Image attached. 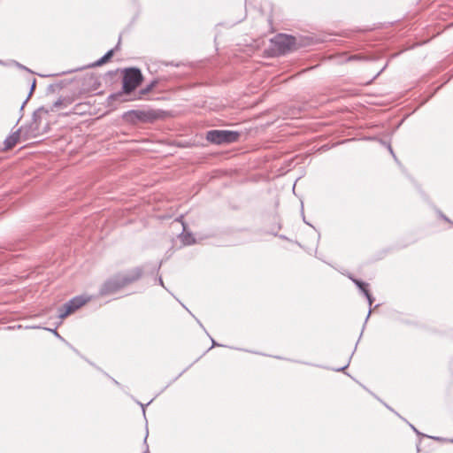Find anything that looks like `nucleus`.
I'll return each mask as SVG.
<instances>
[{
    "mask_svg": "<svg viewBox=\"0 0 453 453\" xmlns=\"http://www.w3.org/2000/svg\"><path fill=\"white\" fill-rule=\"evenodd\" d=\"M362 331H364V330L362 329ZM362 334H363V332H361L359 338H361ZM358 340H360V339H358ZM357 343H359V341H357Z\"/></svg>",
    "mask_w": 453,
    "mask_h": 453,
    "instance_id": "a18cd8bd",
    "label": "nucleus"
},
{
    "mask_svg": "<svg viewBox=\"0 0 453 453\" xmlns=\"http://www.w3.org/2000/svg\"><path fill=\"white\" fill-rule=\"evenodd\" d=\"M349 279L352 280V279H356L355 277H353L351 274H349Z\"/></svg>",
    "mask_w": 453,
    "mask_h": 453,
    "instance_id": "79ce46f5",
    "label": "nucleus"
},
{
    "mask_svg": "<svg viewBox=\"0 0 453 453\" xmlns=\"http://www.w3.org/2000/svg\"><path fill=\"white\" fill-rule=\"evenodd\" d=\"M365 296V298L367 299V302H368V304L369 306L371 307L372 304L374 302V298L373 296H372V294L370 293V291H365V294L364 295Z\"/></svg>",
    "mask_w": 453,
    "mask_h": 453,
    "instance_id": "a211bd4d",
    "label": "nucleus"
},
{
    "mask_svg": "<svg viewBox=\"0 0 453 453\" xmlns=\"http://www.w3.org/2000/svg\"><path fill=\"white\" fill-rule=\"evenodd\" d=\"M88 301V298L84 297L82 296H76L73 297L58 309V318H66L67 316L74 312L76 310L83 306L85 303H87Z\"/></svg>",
    "mask_w": 453,
    "mask_h": 453,
    "instance_id": "423d86ee",
    "label": "nucleus"
},
{
    "mask_svg": "<svg viewBox=\"0 0 453 453\" xmlns=\"http://www.w3.org/2000/svg\"><path fill=\"white\" fill-rule=\"evenodd\" d=\"M371 313H372V309L370 308V309H369V311H368V314H367V316H366V318H365V324H364V326H363V330L365 329V324L367 323V320H368V319L370 318Z\"/></svg>",
    "mask_w": 453,
    "mask_h": 453,
    "instance_id": "7c9ffc66",
    "label": "nucleus"
},
{
    "mask_svg": "<svg viewBox=\"0 0 453 453\" xmlns=\"http://www.w3.org/2000/svg\"><path fill=\"white\" fill-rule=\"evenodd\" d=\"M0 64H1V65H4V63H3V61H2V60H0Z\"/></svg>",
    "mask_w": 453,
    "mask_h": 453,
    "instance_id": "09e8293b",
    "label": "nucleus"
},
{
    "mask_svg": "<svg viewBox=\"0 0 453 453\" xmlns=\"http://www.w3.org/2000/svg\"><path fill=\"white\" fill-rule=\"evenodd\" d=\"M383 404L388 409L390 410L391 411L395 412L398 417H400L402 419L405 420L403 417H401L397 412H395L391 407H389V405H388L387 403H383Z\"/></svg>",
    "mask_w": 453,
    "mask_h": 453,
    "instance_id": "473e14b6",
    "label": "nucleus"
},
{
    "mask_svg": "<svg viewBox=\"0 0 453 453\" xmlns=\"http://www.w3.org/2000/svg\"><path fill=\"white\" fill-rule=\"evenodd\" d=\"M296 362H297V363L303 364V365H315V366L321 367V368H324V369H329V367H327V366H324V365H313V364H311V363L303 362V361H296Z\"/></svg>",
    "mask_w": 453,
    "mask_h": 453,
    "instance_id": "5701e85b",
    "label": "nucleus"
},
{
    "mask_svg": "<svg viewBox=\"0 0 453 453\" xmlns=\"http://www.w3.org/2000/svg\"><path fill=\"white\" fill-rule=\"evenodd\" d=\"M104 373L112 380L113 384L117 385L118 387H120V383L118 380L109 376V374H107L106 372Z\"/></svg>",
    "mask_w": 453,
    "mask_h": 453,
    "instance_id": "cd10ccee",
    "label": "nucleus"
},
{
    "mask_svg": "<svg viewBox=\"0 0 453 453\" xmlns=\"http://www.w3.org/2000/svg\"><path fill=\"white\" fill-rule=\"evenodd\" d=\"M353 354H354V351L352 352V354H351V356H350V357H349V359L348 363H347L345 365H343V366H342V367H339V368H332V370H333V371H334V372H343V371H344L345 369H347V368H348V366L349 365L350 359H351V357H352Z\"/></svg>",
    "mask_w": 453,
    "mask_h": 453,
    "instance_id": "6ab92c4d",
    "label": "nucleus"
},
{
    "mask_svg": "<svg viewBox=\"0 0 453 453\" xmlns=\"http://www.w3.org/2000/svg\"><path fill=\"white\" fill-rule=\"evenodd\" d=\"M387 149L388 150V152H390V154L393 156L394 159L398 162V159L395 156V154L394 153V150L392 149V146L390 144H387Z\"/></svg>",
    "mask_w": 453,
    "mask_h": 453,
    "instance_id": "4be33fe9",
    "label": "nucleus"
},
{
    "mask_svg": "<svg viewBox=\"0 0 453 453\" xmlns=\"http://www.w3.org/2000/svg\"><path fill=\"white\" fill-rule=\"evenodd\" d=\"M449 441L450 442H452V443H453V438H452V439H450V440H449Z\"/></svg>",
    "mask_w": 453,
    "mask_h": 453,
    "instance_id": "de8ad7c7",
    "label": "nucleus"
},
{
    "mask_svg": "<svg viewBox=\"0 0 453 453\" xmlns=\"http://www.w3.org/2000/svg\"><path fill=\"white\" fill-rule=\"evenodd\" d=\"M302 215H303V222H304L306 225H309L310 226H311V227H313V228H314V226H313L311 224H310L309 222H307V221L305 220V217H304V214H303V211H302Z\"/></svg>",
    "mask_w": 453,
    "mask_h": 453,
    "instance_id": "72a5a7b5",
    "label": "nucleus"
},
{
    "mask_svg": "<svg viewBox=\"0 0 453 453\" xmlns=\"http://www.w3.org/2000/svg\"><path fill=\"white\" fill-rule=\"evenodd\" d=\"M383 404L388 409L390 410L391 411L395 412L398 417H400L402 419L405 420L403 417H401L397 412H395L391 407H389V405H388L387 403H383Z\"/></svg>",
    "mask_w": 453,
    "mask_h": 453,
    "instance_id": "2f4dec72",
    "label": "nucleus"
},
{
    "mask_svg": "<svg viewBox=\"0 0 453 453\" xmlns=\"http://www.w3.org/2000/svg\"><path fill=\"white\" fill-rule=\"evenodd\" d=\"M35 87H36V80L34 78L33 81H32V84H31V87H30L29 93H28L27 98L24 100V102L22 103V104H21V106L19 108V111L20 112L23 111L25 105L27 104V103L28 102V100L30 99L32 95L34 94V92L35 90Z\"/></svg>",
    "mask_w": 453,
    "mask_h": 453,
    "instance_id": "ddd939ff",
    "label": "nucleus"
},
{
    "mask_svg": "<svg viewBox=\"0 0 453 453\" xmlns=\"http://www.w3.org/2000/svg\"><path fill=\"white\" fill-rule=\"evenodd\" d=\"M409 426H411V428L414 431V433L418 435V436H422V437H426L427 436L426 434H422L421 432H419L412 424L411 423H408Z\"/></svg>",
    "mask_w": 453,
    "mask_h": 453,
    "instance_id": "aec40b11",
    "label": "nucleus"
},
{
    "mask_svg": "<svg viewBox=\"0 0 453 453\" xmlns=\"http://www.w3.org/2000/svg\"><path fill=\"white\" fill-rule=\"evenodd\" d=\"M159 82V80L157 78L153 79L145 88L140 89L139 91V98H141L142 96L147 95L150 93Z\"/></svg>",
    "mask_w": 453,
    "mask_h": 453,
    "instance_id": "9b49d317",
    "label": "nucleus"
},
{
    "mask_svg": "<svg viewBox=\"0 0 453 453\" xmlns=\"http://www.w3.org/2000/svg\"><path fill=\"white\" fill-rule=\"evenodd\" d=\"M119 46V42H118V44L116 45V47L114 49L109 50L103 57H101L96 62L88 65L87 67H96V66H101V65L106 64L113 57L115 50H118Z\"/></svg>",
    "mask_w": 453,
    "mask_h": 453,
    "instance_id": "1a4fd4ad",
    "label": "nucleus"
},
{
    "mask_svg": "<svg viewBox=\"0 0 453 453\" xmlns=\"http://www.w3.org/2000/svg\"><path fill=\"white\" fill-rule=\"evenodd\" d=\"M426 437H428V435H427ZM429 438H431V439H433V440H435V441H446V439H445V438L439 437V436H429Z\"/></svg>",
    "mask_w": 453,
    "mask_h": 453,
    "instance_id": "bb28decb",
    "label": "nucleus"
},
{
    "mask_svg": "<svg viewBox=\"0 0 453 453\" xmlns=\"http://www.w3.org/2000/svg\"><path fill=\"white\" fill-rule=\"evenodd\" d=\"M84 67H81V68H76V69H73V70H68V71H65V72H62L61 74H66V73H71L73 72H76V71H79V70H82Z\"/></svg>",
    "mask_w": 453,
    "mask_h": 453,
    "instance_id": "c85d7f7f",
    "label": "nucleus"
},
{
    "mask_svg": "<svg viewBox=\"0 0 453 453\" xmlns=\"http://www.w3.org/2000/svg\"><path fill=\"white\" fill-rule=\"evenodd\" d=\"M275 358H278V359H282V357H279V356H276Z\"/></svg>",
    "mask_w": 453,
    "mask_h": 453,
    "instance_id": "49530a36",
    "label": "nucleus"
},
{
    "mask_svg": "<svg viewBox=\"0 0 453 453\" xmlns=\"http://www.w3.org/2000/svg\"><path fill=\"white\" fill-rule=\"evenodd\" d=\"M144 266H136L126 272H119L107 278L98 289L99 296H108L118 293L125 287L139 280L144 273Z\"/></svg>",
    "mask_w": 453,
    "mask_h": 453,
    "instance_id": "f257e3e1",
    "label": "nucleus"
},
{
    "mask_svg": "<svg viewBox=\"0 0 453 453\" xmlns=\"http://www.w3.org/2000/svg\"><path fill=\"white\" fill-rule=\"evenodd\" d=\"M151 402H152V400H150V401L148 403H146V404H143V403H138L141 405L142 409V413H143V415H145V407H146L147 405H149Z\"/></svg>",
    "mask_w": 453,
    "mask_h": 453,
    "instance_id": "c756f323",
    "label": "nucleus"
},
{
    "mask_svg": "<svg viewBox=\"0 0 453 453\" xmlns=\"http://www.w3.org/2000/svg\"><path fill=\"white\" fill-rule=\"evenodd\" d=\"M352 282L357 287V288L360 290V292L365 295V291H369L368 289V283L359 280V279H352Z\"/></svg>",
    "mask_w": 453,
    "mask_h": 453,
    "instance_id": "f8f14e48",
    "label": "nucleus"
},
{
    "mask_svg": "<svg viewBox=\"0 0 453 453\" xmlns=\"http://www.w3.org/2000/svg\"><path fill=\"white\" fill-rule=\"evenodd\" d=\"M117 73H118V70H115V71H109V72L107 73V74H108V75L112 76V75H115Z\"/></svg>",
    "mask_w": 453,
    "mask_h": 453,
    "instance_id": "f704fd0d",
    "label": "nucleus"
},
{
    "mask_svg": "<svg viewBox=\"0 0 453 453\" xmlns=\"http://www.w3.org/2000/svg\"><path fill=\"white\" fill-rule=\"evenodd\" d=\"M123 119L131 124L152 123L157 119V115L154 111L130 110L124 112Z\"/></svg>",
    "mask_w": 453,
    "mask_h": 453,
    "instance_id": "39448f33",
    "label": "nucleus"
},
{
    "mask_svg": "<svg viewBox=\"0 0 453 453\" xmlns=\"http://www.w3.org/2000/svg\"><path fill=\"white\" fill-rule=\"evenodd\" d=\"M33 328H42V327L41 326H33ZM42 328L51 332L58 339H59L63 342H65V340L58 334V332L57 331V328H53V329L47 328V327H42Z\"/></svg>",
    "mask_w": 453,
    "mask_h": 453,
    "instance_id": "dca6fc26",
    "label": "nucleus"
},
{
    "mask_svg": "<svg viewBox=\"0 0 453 453\" xmlns=\"http://www.w3.org/2000/svg\"><path fill=\"white\" fill-rule=\"evenodd\" d=\"M14 63H15L16 66H18L19 69L26 70V71H27L29 73H33L30 69H28L25 65L19 64V62L14 61Z\"/></svg>",
    "mask_w": 453,
    "mask_h": 453,
    "instance_id": "b1692460",
    "label": "nucleus"
},
{
    "mask_svg": "<svg viewBox=\"0 0 453 453\" xmlns=\"http://www.w3.org/2000/svg\"><path fill=\"white\" fill-rule=\"evenodd\" d=\"M380 143L387 147V144H390L389 142H384L382 140H380Z\"/></svg>",
    "mask_w": 453,
    "mask_h": 453,
    "instance_id": "4c0bfd02",
    "label": "nucleus"
},
{
    "mask_svg": "<svg viewBox=\"0 0 453 453\" xmlns=\"http://www.w3.org/2000/svg\"><path fill=\"white\" fill-rule=\"evenodd\" d=\"M22 117H23V113L20 114V116H19V119H18L16 124H18L19 122V120L22 119Z\"/></svg>",
    "mask_w": 453,
    "mask_h": 453,
    "instance_id": "a19ab883",
    "label": "nucleus"
},
{
    "mask_svg": "<svg viewBox=\"0 0 453 453\" xmlns=\"http://www.w3.org/2000/svg\"><path fill=\"white\" fill-rule=\"evenodd\" d=\"M436 213L440 219L453 225V222L441 211H440L439 209H436Z\"/></svg>",
    "mask_w": 453,
    "mask_h": 453,
    "instance_id": "f3484780",
    "label": "nucleus"
},
{
    "mask_svg": "<svg viewBox=\"0 0 453 453\" xmlns=\"http://www.w3.org/2000/svg\"><path fill=\"white\" fill-rule=\"evenodd\" d=\"M155 280H156V281H157L160 286H162L163 288H166L165 287V284H164V281H163V280H162V277H161V276H158V275H157V276L156 277Z\"/></svg>",
    "mask_w": 453,
    "mask_h": 453,
    "instance_id": "393cba45",
    "label": "nucleus"
},
{
    "mask_svg": "<svg viewBox=\"0 0 453 453\" xmlns=\"http://www.w3.org/2000/svg\"><path fill=\"white\" fill-rule=\"evenodd\" d=\"M179 238L184 245H192L196 242V240L194 237L193 234L190 232H186L185 228L183 229L182 233L179 235Z\"/></svg>",
    "mask_w": 453,
    "mask_h": 453,
    "instance_id": "9d476101",
    "label": "nucleus"
},
{
    "mask_svg": "<svg viewBox=\"0 0 453 453\" xmlns=\"http://www.w3.org/2000/svg\"><path fill=\"white\" fill-rule=\"evenodd\" d=\"M122 78V89L116 93L111 94L107 100L108 102L119 101L126 102L127 99L123 98L124 95H129L138 88L142 81L143 76L141 70L138 67H129L123 69Z\"/></svg>",
    "mask_w": 453,
    "mask_h": 453,
    "instance_id": "f03ea898",
    "label": "nucleus"
},
{
    "mask_svg": "<svg viewBox=\"0 0 453 453\" xmlns=\"http://www.w3.org/2000/svg\"><path fill=\"white\" fill-rule=\"evenodd\" d=\"M175 65V66H179V64H173V62L172 63H165V65Z\"/></svg>",
    "mask_w": 453,
    "mask_h": 453,
    "instance_id": "58836bf2",
    "label": "nucleus"
},
{
    "mask_svg": "<svg viewBox=\"0 0 453 453\" xmlns=\"http://www.w3.org/2000/svg\"><path fill=\"white\" fill-rule=\"evenodd\" d=\"M63 87H64V82L63 81H59L58 83L50 84L48 86V88H47V93L48 94L54 93L57 90L61 89Z\"/></svg>",
    "mask_w": 453,
    "mask_h": 453,
    "instance_id": "4468645a",
    "label": "nucleus"
},
{
    "mask_svg": "<svg viewBox=\"0 0 453 453\" xmlns=\"http://www.w3.org/2000/svg\"><path fill=\"white\" fill-rule=\"evenodd\" d=\"M20 132H21V127L18 128L16 131H14L13 133H12L9 136H7L5 138V140L4 141V150H11L17 144V142H19V137H20Z\"/></svg>",
    "mask_w": 453,
    "mask_h": 453,
    "instance_id": "6e6552de",
    "label": "nucleus"
},
{
    "mask_svg": "<svg viewBox=\"0 0 453 453\" xmlns=\"http://www.w3.org/2000/svg\"><path fill=\"white\" fill-rule=\"evenodd\" d=\"M274 235H275V236H278V234H274ZM279 237H280V239H282V240H288L287 236H286V235H284V234H280V235H279Z\"/></svg>",
    "mask_w": 453,
    "mask_h": 453,
    "instance_id": "c9c22d12",
    "label": "nucleus"
},
{
    "mask_svg": "<svg viewBox=\"0 0 453 453\" xmlns=\"http://www.w3.org/2000/svg\"><path fill=\"white\" fill-rule=\"evenodd\" d=\"M296 37L285 34H278L271 39L273 50L277 55H285L296 45Z\"/></svg>",
    "mask_w": 453,
    "mask_h": 453,
    "instance_id": "20e7f679",
    "label": "nucleus"
},
{
    "mask_svg": "<svg viewBox=\"0 0 453 453\" xmlns=\"http://www.w3.org/2000/svg\"><path fill=\"white\" fill-rule=\"evenodd\" d=\"M181 305L185 308V310H187L195 318V316L191 313V311L188 309V307H186L184 304H181Z\"/></svg>",
    "mask_w": 453,
    "mask_h": 453,
    "instance_id": "ea45409f",
    "label": "nucleus"
},
{
    "mask_svg": "<svg viewBox=\"0 0 453 453\" xmlns=\"http://www.w3.org/2000/svg\"><path fill=\"white\" fill-rule=\"evenodd\" d=\"M42 112L45 114H48L49 110H47L43 106H42L33 112L32 121H31L28 128H29V132L31 133V134H33L35 136L39 134V123L41 122V119H42L41 113H42Z\"/></svg>",
    "mask_w": 453,
    "mask_h": 453,
    "instance_id": "0eeeda50",
    "label": "nucleus"
},
{
    "mask_svg": "<svg viewBox=\"0 0 453 453\" xmlns=\"http://www.w3.org/2000/svg\"><path fill=\"white\" fill-rule=\"evenodd\" d=\"M160 267H161V263H160L159 265H155L154 270H155L156 272H158V271H159V269H160Z\"/></svg>",
    "mask_w": 453,
    "mask_h": 453,
    "instance_id": "e433bc0d",
    "label": "nucleus"
},
{
    "mask_svg": "<svg viewBox=\"0 0 453 453\" xmlns=\"http://www.w3.org/2000/svg\"><path fill=\"white\" fill-rule=\"evenodd\" d=\"M239 137L240 133L233 130L212 129L206 133V140L216 145L235 142Z\"/></svg>",
    "mask_w": 453,
    "mask_h": 453,
    "instance_id": "7ed1b4c3",
    "label": "nucleus"
},
{
    "mask_svg": "<svg viewBox=\"0 0 453 453\" xmlns=\"http://www.w3.org/2000/svg\"><path fill=\"white\" fill-rule=\"evenodd\" d=\"M385 68H386V65L383 68H381V70L378 73L377 75H379L382 71H384Z\"/></svg>",
    "mask_w": 453,
    "mask_h": 453,
    "instance_id": "37998d69",
    "label": "nucleus"
},
{
    "mask_svg": "<svg viewBox=\"0 0 453 453\" xmlns=\"http://www.w3.org/2000/svg\"><path fill=\"white\" fill-rule=\"evenodd\" d=\"M197 324L203 329V331L206 333V334L210 337V339L211 340V348H209V349L207 351H209L211 348L215 347V346H220V347H226L225 345H222V344H219L218 342H215V340L208 334V332L206 331V329L204 328L203 325L202 324V322L195 318Z\"/></svg>",
    "mask_w": 453,
    "mask_h": 453,
    "instance_id": "2eb2a0df",
    "label": "nucleus"
},
{
    "mask_svg": "<svg viewBox=\"0 0 453 453\" xmlns=\"http://www.w3.org/2000/svg\"><path fill=\"white\" fill-rule=\"evenodd\" d=\"M57 75H59V73H57V74H48L47 76L50 77V76H57Z\"/></svg>",
    "mask_w": 453,
    "mask_h": 453,
    "instance_id": "c03bdc74",
    "label": "nucleus"
},
{
    "mask_svg": "<svg viewBox=\"0 0 453 453\" xmlns=\"http://www.w3.org/2000/svg\"><path fill=\"white\" fill-rule=\"evenodd\" d=\"M364 58H362L361 56L359 55H352L350 56L348 60L351 61V60H359V59H363Z\"/></svg>",
    "mask_w": 453,
    "mask_h": 453,
    "instance_id": "a878e982",
    "label": "nucleus"
},
{
    "mask_svg": "<svg viewBox=\"0 0 453 453\" xmlns=\"http://www.w3.org/2000/svg\"><path fill=\"white\" fill-rule=\"evenodd\" d=\"M62 104H63V99L60 97L57 101L54 102L51 110H53L54 108H59L62 105Z\"/></svg>",
    "mask_w": 453,
    "mask_h": 453,
    "instance_id": "412c9836",
    "label": "nucleus"
}]
</instances>
